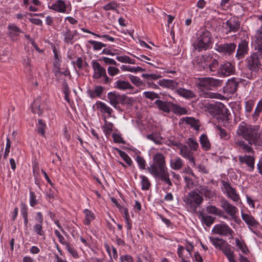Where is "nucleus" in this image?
<instances>
[{"label":"nucleus","mask_w":262,"mask_h":262,"mask_svg":"<svg viewBox=\"0 0 262 262\" xmlns=\"http://www.w3.org/2000/svg\"><path fill=\"white\" fill-rule=\"evenodd\" d=\"M140 178L141 180V189L143 190H148L151 186V183L148 178L145 176H140Z\"/></svg>","instance_id":"39"},{"label":"nucleus","mask_w":262,"mask_h":262,"mask_svg":"<svg viewBox=\"0 0 262 262\" xmlns=\"http://www.w3.org/2000/svg\"><path fill=\"white\" fill-rule=\"evenodd\" d=\"M109 103L114 107L117 108V105L121 103L123 100L124 95H121L115 92H110L107 94Z\"/></svg>","instance_id":"18"},{"label":"nucleus","mask_w":262,"mask_h":262,"mask_svg":"<svg viewBox=\"0 0 262 262\" xmlns=\"http://www.w3.org/2000/svg\"><path fill=\"white\" fill-rule=\"evenodd\" d=\"M136 161L138 164L139 168L141 169H145L146 162L144 158L140 156H137L136 158Z\"/></svg>","instance_id":"57"},{"label":"nucleus","mask_w":262,"mask_h":262,"mask_svg":"<svg viewBox=\"0 0 262 262\" xmlns=\"http://www.w3.org/2000/svg\"><path fill=\"white\" fill-rule=\"evenodd\" d=\"M186 143L189 146L190 149L184 146L183 148H181V156L189 161L190 165L191 166H195V163L193 157V153L192 150L196 151L199 148V144L196 140L193 138H189L187 139Z\"/></svg>","instance_id":"2"},{"label":"nucleus","mask_w":262,"mask_h":262,"mask_svg":"<svg viewBox=\"0 0 262 262\" xmlns=\"http://www.w3.org/2000/svg\"><path fill=\"white\" fill-rule=\"evenodd\" d=\"M107 72L110 76H114L120 73V70L116 67L109 66L107 68Z\"/></svg>","instance_id":"58"},{"label":"nucleus","mask_w":262,"mask_h":262,"mask_svg":"<svg viewBox=\"0 0 262 262\" xmlns=\"http://www.w3.org/2000/svg\"><path fill=\"white\" fill-rule=\"evenodd\" d=\"M143 96L151 100H154L155 99L159 98V96L158 94L150 91H146L143 93Z\"/></svg>","instance_id":"51"},{"label":"nucleus","mask_w":262,"mask_h":262,"mask_svg":"<svg viewBox=\"0 0 262 262\" xmlns=\"http://www.w3.org/2000/svg\"><path fill=\"white\" fill-rule=\"evenodd\" d=\"M211 44V35L210 33L204 30L198 37L194 42V47L199 52L209 49Z\"/></svg>","instance_id":"3"},{"label":"nucleus","mask_w":262,"mask_h":262,"mask_svg":"<svg viewBox=\"0 0 262 262\" xmlns=\"http://www.w3.org/2000/svg\"><path fill=\"white\" fill-rule=\"evenodd\" d=\"M119 5L115 1H112L103 7V9L105 11L116 10Z\"/></svg>","instance_id":"50"},{"label":"nucleus","mask_w":262,"mask_h":262,"mask_svg":"<svg viewBox=\"0 0 262 262\" xmlns=\"http://www.w3.org/2000/svg\"><path fill=\"white\" fill-rule=\"evenodd\" d=\"M183 122L190 125L191 127H194L195 129L198 128L199 127L196 120L193 117H185L181 118V123Z\"/></svg>","instance_id":"38"},{"label":"nucleus","mask_w":262,"mask_h":262,"mask_svg":"<svg viewBox=\"0 0 262 262\" xmlns=\"http://www.w3.org/2000/svg\"><path fill=\"white\" fill-rule=\"evenodd\" d=\"M236 45L234 43H225L223 44H216L215 49L223 54L231 55L233 54L236 49Z\"/></svg>","instance_id":"12"},{"label":"nucleus","mask_w":262,"mask_h":262,"mask_svg":"<svg viewBox=\"0 0 262 262\" xmlns=\"http://www.w3.org/2000/svg\"><path fill=\"white\" fill-rule=\"evenodd\" d=\"M157 179H160L161 181L163 182L165 184H167L168 187L172 185V183L169 178V174L168 170L165 172L163 173L161 175L157 177Z\"/></svg>","instance_id":"44"},{"label":"nucleus","mask_w":262,"mask_h":262,"mask_svg":"<svg viewBox=\"0 0 262 262\" xmlns=\"http://www.w3.org/2000/svg\"><path fill=\"white\" fill-rule=\"evenodd\" d=\"M203 201V197L195 191L189 192L184 199V201L187 205H190V207L194 210L202 203Z\"/></svg>","instance_id":"8"},{"label":"nucleus","mask_w":262,"mask_h":262,"mask_svg":"<svg viewBox=\"0 0 262 262\" xmlns=\"http://www.w3.org/2000/svg\"><path fill=\"white\" fill-rule=\"evenodd\" d=\"M65 246L66 249L74 258H78L79 257L77 251L73 247L71 246L70 243H68Z\"/></svg>","instance_id":"56"},{"label":"nucleus","mask_w":262,"mask_h":262,"mask_svg":"<svg viewBox=\"0 0 262 262\" xmlns=\"http://www.w3.org/2000/svg\"><path fill=\"white\" fill-rule=\"evenodd\" d=\"M257 125H251L242 122L238 126L237 133L247 140L249 144L256 145L260 137Z\"/></svg>","instance_id":"1"},{"label":"nucleus","mask_w":262,"mask_h":262,"mask_svg":"<svg viewBox=\"0 0 262 262\" xmlns=\"http://www.w3.org/2000/svg\"><path fill=\"white\" fill-rule=\"evenodd\" d=\"M129 79L134 85L139 88L140 90H144L145 89V83L142 81L139 77L136 76L130 75L129 76Z\"/></svg>","instance_id":"34"},{"label":"nucleus","mask_w":262,"mask_h":262,"mask_svg":"<svg viewBox=\"0 0 262 262\" xmlns=\"http://www.w3.org/2000/svg\"><path fill=\"white\" fill-rule=\"evenodd\" d=\"M240 27V22L235 18L232 17L228 19L225 24V28L227 30V34L230 32H237Z\"/></svg>","instance_id":"15"},{"label":"nucleus","mask_w":262,"mask_h":262,"mask_svg":"<svg viewBox=\"0 0 262 262\" xmlns=\"http://www.w3.org/2000/svg\"><path fill=\"white\" fill-rule=\"evenodd\" d=\"M248 45L245 40H242L238 46V49L236 53V57L238 59H242L248 52Z\"/></svg>","instance_id":"21"},{"label":"nucleus","mask_w":262,"mask_h":262,"mask_svg":"<svg viewBox=\"0 0 262 262\" xmlns=\"http://www.w3.org/2000/svg\"><path fill=\"white\" fill-rule=\"evenodd\" d=\"M238 159L239 161L241 163H244L247 165L249 171H252L254 170L255 165L254 155L239 156Z\"/></svg>","instance_id":"14"},{"label":"nucleus","mask_w":262,"mask_h":262,"mask_svg":"<svg viewBox=\"0 0 262 262\" xmlns=\"http://www.w3.org/2000/svg\"><path fill=\"white\" fill-rule=\"evenodd\" d=\"M49 8L56 12L60 13H66L67 11V6L63 1L58 0L51 4L49 6Z\"/></svg>","instance_id":"22"},{"label":"nucleus","mask_w":262,"mask_h":262,"mask_svg":"<svg viewBox=\"0 0 262 262\" xmlns=\"http://www.w3.org/2000/svg\"><path fill=\"white\" fill-rule=\"evenodd\" d=\"M254 40L257 50L262 52V30L258 29L256 31Z\"/></svg>","instance_id":"35"},{"label":"nucleus","mask_w":262,"mask_h":262,"mask_svg":"<svg viewBox=\"0 0 262 262\" xmlns=\"http://www.w3.org/2000/svg\"><path fill=\"white\" fill-rule=\"evenodd\" d=\"M262 111V100H260L257 104V106L255 110L254 115L258 116L259 113Z\"/></svg>","instance_id":"64"},{"label":"nucleus","mask_w":262,"mask_h":262,"mask_svg":"<svg viewBox=\"0 0 262 262\" xmlns=\"http://www.w3.org/2000/svg\"><path fill=\"white\" fill-rule=\"evenodd\" d=\"M215 218L207 214H202L201 221L203 224L209 227L214 222Z\"/></svg>","instance_id":"40"},{"label":"nucleus","mask_w":262,"mask_h":262,"mask_svg":"<svg viewBox=\"0 0 262 262\" xmlns=\"http://www.w3.org/2000/svg\"><path fill=\"white\" fill-rule=\"evenodd\" d=\"M235 143L236 145L238 147L239 149L242 150L243 151L246 153H250L251 154L254 155L255 151L253 148L245 143V142L243 140H237Z\"/></svg>","instance_id":"29"},{"label":"nucleus","mask_w":262,"mask_h":262,"mask_svg":"<svg viewBox=\"0 0 262 262\" xmlns=\"http://www.w3.org/2000/svg\"><path fill=\"white\" fill-rule=\"evenodd\" d=\"M46 123L41 119H39L37 124V132L44 137L45 135Z\"/></svg>","instance_id":"43"},{"label":"nucleus","mask_w":262,"mask_h":262,"mask_svg":"<svg viewBox=\"0 0 262 262\" xmlns=\"http://www.w3.org/2000/svg\"><path fill=\"white\" fill-rule=\"evenodd\" d=\"M83 212L84 214L83 223L84 224L89 226L90 225L91 222L95 219V214L91 210L88 209H85Z\"/></svg>","instance_id":"33"},{"label":"nucleus","mask_w":262,"mask_h":262,"mask_svg":"<svg viewBox=\"0 0 262 262\" xmlns=\"http://www.w3.org/2000/svg\"><path fill=\"white\" fill-rule=\"evenodd\" d=\"M246 61L247 67L251 71H257L260 66L258 56L257 53H253L248 57L246 59Z\"/></svg>","instance_id":"13"},{"label":"nucleus","mask_w":262,"mask_h":262,"mask_svg":"<svg viewBox=\"0 0 262 262\" xmlns=\"http://www.w3.org/2000/svg\"><path fill=\"white\" fill-rule=\"evenodd\" d=\"M32 111L34 114H37L39 116H40L42 114V111L40 109V106L39 103L37 101H35L32 105Z\"/></svg>","instance_id":"49"},{"label":"nucleus","mask_w":262,"mask_h":262,"mask_svg":"<svg viewBox=\"0 0 262 262\" xmlns=\"http://www.w3.org/2000/svg\"><path fill=\"white\" fill-rule=\"evenodd\" d=\"M170 166L172 169H180V158L176 156L171 157L170 160Z\"/></svg>","instance_id":"45"},{"label":"nucleus","mask_w":262,"mask_h":262,"mask_svg":"<svg viewBox=\"0 0 262 262\" xmlns=\"http://www.w3.org/2000/svg\"><path fill=\"white\" fill-rule=\"evenodd\" d=\"M142 77L149 81L151 80H157L161 76V75L156 74H143L142 75Z\"/></svg>","instance_id":"54"},{"label":"nucleus","mask_w":262,"mask_h":262,"mask_svg":"<svg viewBox=\"0 0 262 262\" xmlns=\"http://www.w3.org/2000/svg\"><path fill=\"white\" fill-rule=\"evenodd\" d=\"M43 224L36 223L33 226V230L36 234L40 236H45V232L43 230Z\"/></svg>","instance_id":"47"},{"label":"nucleus","mask_w":262,"mask_h":262,"mask_svg":"<svg viewBox=\"0 0 262 262\" xmlns=\"http://www.w3.org/2000/svg\"><path fill=\"white\" fill-rule=\"evenodd\" d=\"M216 128L218 130L217 134L221 139L227 140L230 138V133H228L226 129L219 126H217Z\"/></svg>","instance_id":"41"},{"label":"nucleus","mask_w":262,"mask_h":262,"mask_svg":"<svg viewBox=\"0 0 262 262\" xmlns=\"http://www.w3.org/2000/svg\"><path fill=\"white\" fill-rule=\"evenodd\" d=\"M88 42L93 46V48L94 51H98L101 50L103 47H105L106 45L101 42L90 40Z\"/></svg>","instance_id":"46"},{"label":"nucleus","mask_w":262,"mask_h":262,"mask_svg":"<svg viewBox=\"0 0 262 262\" xmlns=\"http://www.w3.org/2000/svg\"><path fill=\"white\" fill-rule=\"evenodd\" d=\"M11 147V141L9 138H7L6 146L4 154V158L7 159V157L10 152V149Z\"/></svg>","instance_id":"61"},{"label":"nucleus","mask_w":262,"mask_h":262,"mask_svg":"<svg viewBox=\"0 0 262 262\" xmlns=\"http://www.w3.org/2000/svg\"><path fill=\"white\" fill-rule=\"evenodd\" d=\"M113 124L111 122H107L105 120V124L103 126V132L106 135H110L111 132L113 130Z\"/></svg>","instance_id":"52"},{"label":"nucleus","mask_w":262,"mask_h":262,"mask_svg":"<svg viewBox=\"0 0 262 262\" xmlns=\"http://www.w3.org/2000/svg\"><path fill=\"white\" fill-rule=\"evenodd\" d=\"M235 245L238 247V249L245 254H248L249 251L245 242L242 238H235Z\"/></svg>","instance_id":"32"},{"label":"nucleus","mask_w":262,"mask_h":262,"mask_svg":"<svg viewBox=\"0 0 262 262\" xmlns=\"http://www.w3.org/2000/svg\"><path fill=\"white\" fill-rule=\"evenodd\" d=\"M155 104L160 110L165 113H168L171 110H173L174 113L180 115V107L172 103L157 100L155 101Z\"/></svg>","instance_id":"7"},{"label":"nucleus","mask_w":262,"mask_h":262,"mask_svg":"<svg viewBox=\"0 0 262 262\" xmlns=\"http://www.w3.org/2000/svg\"><path fill=\"white\" fill-rule=\"evenodd\" d=\"M181 96L186 99H190L194 96L193 92L189 90L181 89Z\"/></svg>","instance_id":"55"},{"label":"nucleus","mask_w":262,"mask_h":262,"mask_svg":"<svg viewBox=\"0 0 262 262\" xmlns=\"http://www.w3.org/2000/svg\"><path fill=\"white\" fill-rule=\"evenodd\" d=\"M221 85V80L212 77H205L200 78L198 86L202 91L212 90L213 88L217 87Z\"/></svg>","instance_id":"5"},{"label":"nucleus","mask_w":262,"mask_h":262,"mask_svg":"<svg viewBox=\"0 0 262 262\" xmlns=\"http://www.w3.org/2000/svg\"><path fill=\"white\" fill-rule=\"evenodd\" d=\"M208 57V54H205L196 58L195 64L196 67L199 70H206L207 71V62L206 61V57Z\"/></svg>","instance_id":"26"},{"label":"nucleus","mask_w":262,"mask_h":262,"mask_svg":"<svg viewBox=\"0 0 262 262\" xmlns=\"http://www.w3.org/2000/svg\"><path fill=\"white\" fill-rule=\"evenodd\" d=\"M222 185V191L228 198L230 199L235 202H237L240 200L239 195L237 192L235 188L232 187L230 184L223 181Z\"/></svg>","instance_id":"6"},{"label":"nucleus","mask_w":262,"mask_h":262,"mask_svg":"<svg viewBox=\"0 0 262 262\" xmlns=\"http://www.w3.org/2000/svg\"><path fill=\"white\" fill-rule=\"evenodd\" d=\"M91 65L94 71L92 76L94 79H101L102 82L105 84H108L111 82V79L107 76L105 69L100 63L93 60L92 61Z\"/></svg>","instance_id":"4"},{"label":"nucleus","mask_w":262,"mask_h":262,"mask_svg":"<svg viewBox=\"0 0 262 262\" xmlns=\"http://www.w3.org/2000/svg\"><path fill=\"white\" fill-rule=\"evenodd\" d=\"M200 192L203 194L205 197L208 198L209 199L213 198L215 195L213 191L209 190L206 188H202Z\"/></svg>","instance_id":"59"},{"label":"nucleus","mask_w":262,"mask_h":262,"mask_svg":"<svg viewBox=\"0 0 262 262\" xmlns=\"http://www.w3.org/2000/svg\"><path fill=\"white\" fill-rule=\"evenodd\" d=\"M104 88L102 86L96 85L94 90L89 89L87 91L88 94L92 99L96 97H100L103 93Z\"/></svg>","instance_id":"31"},{"label":"nucleus","mask_w":262,"mask_h":262,"mask_svg":"<svg viewBox=\"0 0 262 262\" xmlns=\"http://www.w3.org/2000/svg\"><path fill=\"white\" fill-rule=\"evenodd\" d=\"M8 30V36L12 40H17V37L20 33H23V31L16 26L14 24H9L7 27Z\"/></svg>","instance_id":"19"},{"label":"nucleus","mask_w":262,"mask_h":262,"mask_svg":"<svg viewBox=\"0 0 262 262\" xmlns=\"http://www.w3.org/2000/svg\"><path fill=\"white\" fill-rule=\"evenodd\" d=\"M234 71V67L228 62L222 64L219 68L220 73L223 76H228Z\"/></svg>","instance_id":"23"},{"label":"nucleus","mask_w":262,"mask_h":262,"mask_svg":"<svg viewBox=\"0 0 262 262\" xmlns=\"http://www.w3.org/2000/svg\"><path fill=\"white\" fill-rule=\"evenodd\" d=\"M39 203V201L36 199V195L35 193L30 191V205L31 207H34L36 205Z\"/></svg>","instance_id":"53"},{"label":"nucleus","mask_w":262,"mask_h":262,"mask_svg":"<svg viewBox=\"0 0 262 262\" xmlns=\"http://www.w3.org/2000/svg\"><path fill=\"white\" fill-rule=\"evenodd\" d=\"M78 34L76 30L71 31V30L66 27L64 30L61 32V35L63 37V41L67 44H73L74 37Z\"/></svg>","instance_id":"16"},{"label":"nucleus","mask_w":262,"mask_h":262,"mask_svg":"<svg viewBox=\"0 0 262 262\" xmlns=\"http://www.w3.org/2000/svg\"><path fill=\"white\" fill-rule=\"evenodd\" d=\"M97 108L102 114H107L108 117H111L113 111L112 108L108 106L104 102L101 101H97L96 103Z\"/></svg>","instance_id":"25"},{"label":"nucleus","mask_w":262,"mask_h":262,"mask_svg":"<svg viewBox=\"0 0 262 262\" xmlns=\"http://www.w3.org/2000/svg\"><path fill=\"white\" fill-rule=\"evenodd\" d=\"M55 234L58 237L59 242L62 245H65L68 242H66L64 237L60 234L58 230H55Z\"/></svg>","instance_id":"62"},{"label":"nucleus","mask_w":262,"mask_h":262,"mask_svg":"<svg viewBox=\"0 0 262 262\" xmlns=\"http://www.w3.org/2000/svg\"><path fill=\"white\" fill-rule=\"evenodd\" d=\"M200 142L204 150H208L210 148V143L206 135H202L200 137Z\"/></svg>","instance_id":"37"},{"label":"nucleus","mask_w":262,"mask_h":262,"mask_svg":"<svg viewBox=\"0 0 262 262\" xmlns=\"http://www.w3.org/2000/svg\"><path fill=\"white\" fill-rule=\"evenodd\" d=\"M152 159L153 163L151 164L164 168H167L165 159L162 154L158 152L155 154L152 157Z\"/></svg>","instance_id":"24"},{"label":"nucleus","mask_w":262,"mask_h":262,"mask_svg":"<svg viewBox=\"0 0 262 262\" xmlns=\"http://www.w3.org/2000/svg\"><path fill=\"white\" fill-rule=\"evenodd\" d=\"M114 88L122 91L134 89V86L128 81L121 79H118L115 82Z\"/></svg>","instance_id":"27"},{"label":"nucleus","mask_w":262,"mask_h":262,"mask_svg":"<svg viewBox=\"0 0 262 262\" xmlns=\"http://www.w3.org/2000/svg\"><path fill=\"white\" fill-rule=\"evenodd\" d=\"M217 55L214 53L208 54V57H206V61L207 62V70L214 72L219 66V62L216 59Z\"/></svg>","instance_id":"17"},{"label":"nucleus","mask_w":262,"mask_h":262,"mask_svg":"<svg viewBox=\"0 0 262 262\" xmlns=\"http://www.w3.org/2000/svg\"><path fill=\"white\" fill-rule=\"evenodd\" d=\"M212 232L215 234L223 236H230V239L233 238L234 231L226 224H217L212 229Z\"/></svg>","instance_id":"10"},{"label":"nucleus","mask_w":262,"mask_h":262,"mask_svg":"<svg viewBox=\"0 0 262 262\" xmlns=\"http://www.w3.org/2000/svg\"><path fill=\"white\" fill-rule=\"evenodd\" d=\"M23 3L25 6L28 7L29 10L32 12L37 11V7L41 4L38 0H24Z\"/></svg>","instance_id":"30"},{"label":"nucleus","mask_w":262,"mask_h":262,"mask_svg":"<svg viewBox=\"0 0 262 262\" xmlns=\"http://www.w3.org/2000/svg\"><path fill=\"white\" fill-rule=\"evenodd\" d=\"M221 207L232 220L236 222L237 214L238 212V209L236 207L230 204L225 199L221 201Z\"/></svg>","instance_id":"9"},{"label":"nucleus","mask_w":262,"mask_h":262,"mask_svg":"<svg viewBox=\"0 0 262 262\" xmlns=\"http://www.w3.org/2000/svg\"><path fill=\"white\" fill-rule=\"evenodd\" d=\"M204 97L206 98L221 99L222 97H223V96L218 93H214L209 92L204 94Z\"/></svg>","instance_id":"60"},{"label":"nucleus","mask_w":262,"mask_h":262,"mask_svg":"<svg viewBox=\"0 0 262 262\" xmlns=\"http://www.w3.org/2000/svg\"><path fill=\"white\" fill-rule=\"evenodd\" d=\"M119 156L123 159V160L129 166H131L133 163L132 160L128 155L124 151L119 150Z\"/></svg>","instance_id":"48"},{"label":"nucleus","mask_w":262,"mask_h":262,"mask_svg":"<svg viewBox=\"0 0 262 262\" xmlns=\"http://www.w3.org/2000/svg\"><path fill=\"white\" fill-rule=\"evenodd\" d=\"M254 105V103L251 100L248 101L246 102V104H245L246 111L249 113H251V112L253 110Z\"/></svg>","instance_id":"63"},{"label":"nucleus","mask_w":262,"mask_h":262,"mask_svg":"<svg viewBox=\"0 0 262 262\" xmlns=\"http://www.w3.org/2000/svg\"><path fill=\"white\" fill-rule=\"evenodd\" d=\"M210 241L211 243V244L216 248H218L220 250L222 248V247L224 245V244L225 243L226 241L217 238H214V237H210L209 238Z\"/></svg>","instance_id":"42"},{"label":"nucleus","mask_w":262,"mask_h":262,"mask_svg":"<svg viewBox=\"0 0 262 262\" xmlns=\"http://www.w3.org/2000/svg\"><path fill=\"white\" fill-rule=\"evenodd\" d=\"M147 170L153 177L157 179L158 177L167 171V168L150 164L149 167H147Z\"/></svg>","instance_id":"20"},{"label":"nucleus","mask_w":262,"mask_h":262,"mask_svg":"<svg viewBox=\"0 0 262 262\" xmlns=\"http://www.w3.org/2000/svg\"><path fill=\"white\" fill-rule=\"evenodd\" d=\"M206 211L207 213L210 214H214L220 217H223L224 219H228V217L227 215H225L223 211L220 209L217 208L214 206L209 205L206 207Z\"/></svg>","instance_id":"28"},{"label":"nucleus","mask_w":262,"mask_h":262,"mask_svg":"<svg viewBox=\"0 0 262 262\" xmlns=\"http://www.w3.org/2000/svg\"><path fill=\"white\" fill-rule=\"evenodd\" d=\"M228 259L234 256V252L232 250L231 246L226 242L220 249Z\"/></svg>","instance_id":"36"},{"label":"nucleus","mask_w":262,"mask_h":262,"mask_svg":"<svg viewBox=\"0 0 262 262\" xmlns=\"http://www.w3.org/2000/svg\"><path fill=\"white\" fill-rule=\"evenodd\" d=\"M241 217L242 220L248 226L249 229L254 233H255L254 231L257 229L259 224V222L255 219L250 214H248L241 212Z\"/></svg>","instance_id":"11"}]
</instances>
